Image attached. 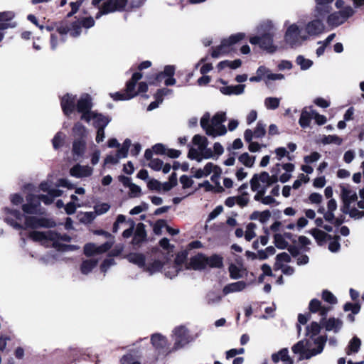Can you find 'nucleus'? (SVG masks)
<instances>
[{"mask_svg":"<svg viewBox=\"0 0 364 364\" xmlns=\"http://www.w3.org/2000/svg\"><path fill=\"white\" fill-rule=\"evenodd\" d=\"M327 341L326 336H319L314 340V344L316 348L310 349L311 342L308 339L299 341L294 344L291 350L294 353L299 354L300 359H310L311 357L321 353Z\"/></svg>","mask_w":364,"mask_h":364,"instance_id":"1","label":"nucleus"},{"mask_svg":"<svg viewBox=\"0 0 364 364\" xmlns=\"http://www.w3.org/2000/svg\"><path fill=\"white\" fill-rule=\"evenodd\" d=\"M245 37L246 35L245 33L239 32L230 36L227 38H223L219 46L211 48V57L217 58L221 55H227L230 53L233 50L232 46L244 40Z\"/></svg>","mask_w":364,"mask_h":364,"instance_id":"2","label":"nucleus"},{"mask_svg":"<svg viewBox=\"0 0 364 364\" xmlns=\"http://www.w3.org/2000/svg\"><path fill=\"white\" fill-rule=\"evenodd\" d=\"M142 76V73L140 72L134 73L130 80L126 82L125 92H116L110 94L111 97L115 101H122L131 100L138 95V92H136V86Z\"/></svg>","mask_w":364,"mask_h":364,"instance_id":"3","label":"nucleus"},{"mask_svg":"<svg viewBox=\"0 0 364 364\" xmlns=\"http://www.w3.org/2000/svg\"><path fill=\"white\" fill-rule=\"evenodd\" d=\"M176 67L172 65H166L164 70L147 76L149 85H159L163 80L166 86H172L176 84V79L173 77Z\"/></svg>","mask_w":364,"mask_h":364,"instance_id":"4","label":"nucleus"},{"mask_svg":"<svg viewBox=\"0 0 364 364\" xmlns=\"http://www.w3.org/2000/svg\"><path fill=\"white\" fill-rule=\"evenodd\" d=\"M274 33L267 31L262 33L261 36H255L249 39V41L252 45H259V48L266 50L269 53H274L277 50V46L273 43Z\"/></svg>","mask_w":364,"mask_h":364,"instance_id":"5","label":"nucleus"},{"mask_svg":"<svg viewBox=\"0 0 364 364\" xmlns=\"http://www.w3.org/2000/svg\"><path fill=\"white\" fill-rule=\"evenodd\" d=\"M173 333L175 335V341L173 348L175 350L183 348L194 340L190 331L184 326L176 327Z\"/></svg>","mask_w":364,"mask_h":364,"instance_id":"6","label":"nucleus"},{"mask_svg":"<svg viewBox=\"0 0 364 364\" xmlns=\"http://www.w3.org/2000/svg\"><path fill=\"white\" fill-rule=\"evenodd\" d=\"M24 225L25 228L31 229L51 228L56 226V223L52 219L29 215L25 217Z\"/></svg>","mask_w":364,"mask_h":364,"instance_id":"7","label":"nucleus"},{"mask_svg":"<svg viewBox=\"0 0 364 364\" xmlns=\"http://www.w3.org/2000/svg\"><path fill=\"white\" fill-rule=\"evenodd\" d=\"M76 95L65 94L60 99V106L63 114L70 116L76 110Z\"/></svg>","mask_w":364,"mask_h":364,"instance_id":"8","label":"nucleus"},{"mask_svg":"<svg viewBox=\"0 0 364 364\" xmlns=\"http://www.w3.org/2000/svg\"><path fill=\"white\" fill-rule=\"evenodd\" d=\"M341 198L343 203V207L341 210L344 214H349L350 205L351 203L355 202L358 200V196L356 193H353L351 197H348V195L352 193L350 189L346 188L345 186H341Z\"/></svg>","mask_w":364,"mask_h":364,"instance_id":"9","label":"nucleus"},{"mask_svg":"<svg viewBox=\"0 0 364 364\" xmlns=\"http://www.w3.org/2000/svg\"><path fill=\"white\" fill-rule=\"evenodd\" d=\"M151 343L159 353H164L168 350V340L166 336L160 333L153 334L151 337Z\"/></svg>","mask_w":364,"mask_h":364,"instance_id":"10","label":"nucleus"},{"mask_svg":"<svg viewBox=\"0 0 364 364\" xmlns=\"http://www.w3.org/2000/svg\"><path fill=\"white\" fill-rule=\"evenodd\" d=\"M316 3L315 16L316 18H324L326 16L330 14L332 7L331 6L333 0H315Z\"/></svg>","mask_w":364,"mask_h":364,"instance_id":"11","label":"nucleus"},{"mask_svg":"<svg viewBox=\"0 0 364 364\" xmlns=\"http://www.w3.org/2000/svg\"><path fill=\"white\" fill-rule=\"evenodd\" d=\"M93 107L92 99L90 94L83 93L76 103V111L79 113L88 112Z\"/></svg>","mask_w":364,"mask_h":364,"instance_id":"12","label":"nucleus"},{"mask_svg":"<svg viewBox=\"0 0 364 364\" xmlns=\"http://www.w3.org/2000/svg\"><path fill=\"white\" fill-rule=\"evenodd\" d=\"M300 30L297 25L292 24L288 27L284 36L287 43L293 46L298 43Z\"/></svg>","mask_w":364,"mask_h":364,"instance_id":"13","label":"nucleus"},{"mask_svg":"<svg viewBox=\"0 0 364 364\" xmlns=\"http://www.w3.org/2000/svg\"><path fill=\"white\" fill-rule=\"evenodd\" d=\"M92 168L88 166H82L76 164L73 166L70 170V174L75 178L89 177L92 174Z\"/></svg>","mask_w":364,"mask_h":364,"instance_id":"14","label":"nucleus"},{"mask_svg":"<svg viewBox=\"0 0 364 364\" xmlns=\"http://www.w3.org/2000/svg\"><path fill=\"white\" fill-rule=\"evenodd\" d=\"M206 255L203 253H198L190 259L189 267L194 270H203L206 269Z\"/></svg>","mask_w":364,"mask_h":364,"instance_id":"15","label":"nucleus"},{"mask_svg":"<svg viewBox=\"0 0 364 364\" xmlns=\"http://www.w3.org/2000/svg\"><path fill=\"white\" fill-rule=\"evenodd\" d=\"M325 28L321 19H315L309 22L306 26V31L310 36L321 34Z\"/></svg>","mask_w":364,"mask_h":364,"instance_id":"16","label":"nucleus"},{"mask_svg":"<svg viewBox=\"0 0 364 364\" xmlns=\"http://www.w3.org/2000/svg\"><path fill=\"white\" fill-rule=\"evenodd\" d=\"M146 236L147 234L145 229V225L142 223H138L134 233L132 244L133 245H139L146 240Z\"/></svg>","mask_w":364,"mask_h":364,"instance_id":"17","label":"nucleus"},{"mask_svg":"<svg viewBox=\"0 0 364 364\" xmlns=\"http://www.w3.org/2000/svg\"><path fill=\"white\" fill-rule=\"evenodd\" d=\"M128 4V0H107L103 4L110 13L123 11Z\"/></svg>","mask_w":364,"mask_h":364,"instance_id":"18","label":"nucleus"},{"mask_svg":"<svg viewBox=\"0 0 364 364\" xmlns=\"http://www.w3.org/2000/svg\"><path fill=\"white\" fill-rule=\"evenodd\" d=\"M53 236V230H48L47 232L34 230L29 233V237L35 242H41L43 240L50 241L54 238Z\"/></svg>","mask_w":364,"mask_h":364,"instance_id":"19","label":"nucleus"},{"mask_svg":"<svg viewBox=\"0 0 364 364\" xmlns=\"http://www.w3.org/2000/svg\"><path fill=\"white\" fill-rule=\"evenodd\" d=\"M246 287L247 283L245 282L238 281L225 285L223 289V292L224 295H227L232 292L241 291L245 289Z\"/></svg>","mask_w":364,"mask_h":364,"instance_id":"20","label":"nucleus"},{"mask_svg":"<svg viewBox=\"0 0 364 364\" xmlns=\"http://www.w3.org/2000/svg\"><path fill=\"white\" fill-rule=\"evenodd\" d=\"M245 87V85L240 84L237 85H230V86H224L220 87V91L222 94L225 95H240L243 93Z\"/></svg>","mask_w":364,"mask_h":364,"instance_id":"21","label":"nucleus"},{"mask_svg":"<svg viewBox=\"0 0 364 364\" xmlns=\"http://www.w3.org/2000/svg\"><path fill=\"white\" fill-rule=\"evenodd\" d=\"M86 150V141L84 139H75L73 142V156H82Z\"/></svg>","mask_w":364,"mask_h":364,"instance_id":"22","label":"nucleus"},{"mask_svg":"<svg viewBox=\"0 0 364 364\" xmlns=\"http://www.w3.org/2000/svg\"><path fill=\"white\" fill-rule=\"evenodd\" d=\"M321 326L325 328L326 331H331L334 330L335 332H338L342 325V321L334 317L325 319L323 322H320Z\"/></svg>","mask_w":364,"mask_h":364,"instance_id":"23","label":"nucleus"},{"mask_svg":"<svg viewBox=\"0 0 364 364\" xmlns=\"http://www.w3.org/2000/svg\"><path fill=\"white\" fill-rule=\"evenodd\" d=\"M129 262L137 265L140 268H145L146 257L142 253L132 252L127 256Z\"/></svg>","mask_w":364,"mask_h":364,"instance_id":"24","label":"nucleus"},{"mask_svg":"<svg viewBox=\"0 0 364 364\" xmlns=\"http://www.w3.org/2000/svg\"><path fill=\"white\" fill-rule=\"evenodd\" d=\"M310 233L314 237V239L316 240V241L318 245H322L323 243L326 240H332V236L330 234H328L326 232H324L321 230H319L318 228H313L310 231Z\"/></svg>","mask_w":364,"mask_h":364,"instance_id":"25","label":"nucleus"},{"mask_svg":"<svg viewBox=\"0 0 364 364\" xmlns=\"http://www.w3.org/2000/svg\"><path fill=\"white\" fill-rule=\"evenodd\" d=\"M93 126L96 129L102 128L105 129L108 124L111 122V117L105 116L102 113L97 112L94 116Z\"/></svg>","mask_w":364,"mask_h":364,"instance_id":"26","label":"nucleus"},{"mask_svg":"<svg viewBox=\"0 0 364 364\" xmlns=\"http://www.w3.org/2000/svg\"><path fill=\"white\" fill-rule=\"evenodd\" d=\"M206 268H222L223 267V258L222 256L213 254L210 257L206 256Z\"/></svg>","mask_w":364,"mask_h":364,"instance_id":"27","label":"nucleus"},{"mask_svg":"<svg viewBox=\"0 0 364 364\" xmlns=\"http://www.w3.org/2000/svg\"><path fill=\"white\" fill-rule=\"evenodd\" d=\"M345 22V19L342 17L339 11L328 14L327 23L329 26L337 27Z\"/></svg>","mask_w":364,"mask_h":364,"instance_id":"28","label":"nucleus"},{"mask_svg":"<svg viewBox=\"0 0 364 364\" xmlns=\"http://www.w3.org/2000/svg\"><path fill=\"white\" fill-rule=\"evenodd\" d=\"M200 127L205 132V134L210 136L212 134L213 129H214L211 124V119L210 118V114L208 112L205 113L200 119Z\"/></svg>","mask_w":364,"mask_h":364,"instance_id":"29","label":"nucleus"},{"mask_svg":"<svg viewBox=\"0 0 364 364\" xmlns=\"http://www.w3.org/2000/svg\"><path fill=\"white\" fill-rule=\"evenodd\" d=\"M98 261L95 259H90L82 261L80 264V272L83 274H87L97 265Z\"/></svg>","mask_w":364,"mask_h":364,"instance_id":"30","label":"nucleus"},{"mask_svg":"<svg viewBox=\"0 0 364 364\" xmlns=\"http://www.w3.org/2000/svg\"><path fill=\"white\" fill-rule=\"evenodd\" d=\"M22 210L24 213L28 215H36L41 214V203H37L36 204L32 203H25L22 205Z\"/></svg>","mask_w":364,"mask_h":364,"instance_id":"31","label":"nucleus"},{"mask_svg":"<svg viewBox=\"0 0 364 364\" xmlns=\"http://www.w3.org/2000/svg\"><path fill=\"white\" fill-rule=\"evenodd\" d=\"M312 112H308L304 108L301 113L300 118L299 119V124L302 128H306L310 125L311 120L313 117Z\"/></svg>","mask_w":364,"mask_h":364,"instance_id":"32","label":"nucleus"},{"mask_svg":"<svg viewBox=\"0 0 364 364\" xmlns=\"http://www.w3.org/2000/svg\"><path fill=\"white\" fill-rule=\"evenodd\" d=\"M242 65V60L240 59H235L232 61H230V60H223V61H220L218 64V69L219 70H223L224 68H225L226 67H228L231 69H237L238 68H240Z\"/></svg>","mask_w":364,"mask_h":364,"instance_id":"33","label":"nucleus"},{"mask_svg":"<svg viewBox=\"0 0 364 364\" xmlns=\"http://www.w3.org/2000/svg\"><path fill=\"white\" fill-rule=\"evenodd\" d=\"M72 131L75 136L77 137V139H85L87 132L86 127L82 123H75Z\"/></svg>","mask_w":364,"mask_h":364,"instance_id":"34","label":"nucleus"},{"mask_svg":"<svg viewBox=\"0 0 364 364\" xmlns=\"http://www.w3.org/2000/svg\"><path fill=\"white\" fill-rule=\"evenodd\" d=\"M321 328V324L317 323L316 321H312L309 326H307L306 328V336H310L311 338L313 336H317Z\"/></svg>","mask_w":364,"mask_h":364,"instance_id":"35","label":"nucleus"},{"mask_svg":"<svg viewBox=\"0 0 364 364\" xmlns=\"http://www.w3.org/2000/svg\"><path fill=\"white\" fill-rule=\"evenodd\" d=\"M361 345L360 338L357 336H354L349 342L348 348L346 349V353L350 355L358 352Z\"/></svg>","mask_w":364,"mask_h":364,"instance_id":"36","label":"nucleus"},{"mask_svg":"<svg viewBox=\"0 0 364 364\" xmlns=\"http://www.w3.org/2000/svg\"><path fill=\"white\" fill-rule=\"evenodd\" d=\"M65 134L62 132H57L52 139L53 147L55 150L60 149L65 143Z\"/></svg>","mask_w":364,"mask_h":364,"instance_id":"37","label":"nucleus"},{"mask_svg":"<svg viewBox=\"0 0 364 364\" xmlns=\"http://www.w3.org/2000/svg\"><path fill=\"white\" fill-rule=\"evenodd\" d=\"M192 142L194 145L198 146L200 151H203L208 144V139L200 134H196L192 139Z\"/></svg>","mask_w":364,"mask_h":364,"instance_id":"38","label":"nucleus"},{"mask_svg":"<svg viewBox=\"0 0 364 364\" xmlns=\"http://www.w3.org/2000/svg\"><path fill=\"white\" fill-rule=\"evenodd\" d=\"M238 160L246 167L251 168L255 164V156H250L247 152H245L238 157Z\"/></svg>","mask_w":364,"mask_h":364,"instance_id":"39","label":"nucleus"},{"mask_svg":"<svg viewBox=\"0 0 364 364\" xmlns=\"http://www.w3.org/2000/svg\"><path fill=\"white\" fill-rule=\"evenodd\" d=\"M82 33V26L77 19L70 23L69 34L73 38H77Z\"/></svg>","mask_w":364,"mask_h":364,"instance_id":"40","label":"nucleus"},{"mask_svg":"<svg viewBox=\"0 0 364 364\" xmlns=\"http://www.w3.org/2000/svg\"><path fill=\"white\" fill-rule=\"evenodd\" d=\"M274 244L279 250H285L289 246L288 242L286 241L282 234L276 233L274 235Z\"/></svg>","mask_w":364,"mask_h":364,"instance_id":"41","label":"nucleus"},{"mask_svg":"<svg viewBox=\"0 0 364 364\" xmlns=\"http://www.w3.org/2000/svg\"><path fill=\"white\" fill-rule=\"evenodd\" d=\"M131 146V140L129 139H126L121 148H119L117 151V156L120 158H126L128 155L129 149Z\"/></svg>","mask_w":364,"mask_h":364,"instance_id":"42","label":"nucleus"},{"mask_svg":"<svg viewBox=\"0 0 364 364\" xmlns=\"http://www.w3.org/2000/svg\"><path fill=\"white\" fill-rule=\"evenodd\" d=\"M164 264V263L163 262L159 259H156L153 262L149 264L147 266L145 265V268H144V269L150 273L159 272L161 271L163 268Z\"/></svg>","mask_w":364,"mask_h":364,"instance_id":"43","label":"nucleus"},{"mask_svg":"<svg viewBox=\"0 0 364 364\" xmlns=\"http://www.w3.org/2000/svg\"><path fill=\"white\" fill-rule=\"evenodd\" d=\"M53 242V247L58 251L66 252L72 251L76 249V247L73 245H67L59 242L58 240H50Z\"/></svg>","mask_w":364,"mask_h":364,"instance_id":"44","label":"nucleus"},{"mask_svg":"<svg viewBox=\"0 0 364 364\" xmlns=\"http://www.w3.org/2000/svg\"><path fill=\"white\" fill-rule=\"evenodd\" d=\"M226 114L225 112H217L211 119V124L213 127L222 125L226 121Z\"/></svg>","mask_w":364,"mask_h":364,"instance_id":"45","label":"nucleus"},{"mask_svg":"<svg viewBox=\"0 0 364 364\" xmlns=\"http://www.w3.org/2000/svg\"><path fill=\"white\" fill-rule=\"evenodd\" d=\"M321 142L323 144H335L341 145L343 142V139L337 135H328L322 138Z\"/></svg>","mask_w":364,"mask_h":364,"instance_id":"46","label":"nucleus"},{"mask_svg":"<svg viewBox=\"0 0 364 364\" xmlns=\"http://www.w3.org/2000/svg\"><path fill=\"white\" fill-rule=\"evenodd\" d=\"M296 63L300 65L301 69L303 70L309 69L313 65L312 60L305 58L301 55L296 57Z\"/></svg>","mask_w":364,"mask_h":364,"instance_id":"47","label":"nucleus"},{"mask_svg":"<svg viewBox=\"0 0 364 364\" xmlns=\"http://www.w3.org/2000/svg\"><path fill=\"white\" fill-rule=\"evenodd\" d=\"M321 298L324 301L330 304H336L338 302L337 298L332 294V292L327 289L323 290Z\"/></svg>","mask_w":364,"mask_h":364,"instance_id":"48","label":"nucleus"},{"mask_svg":"<svg viewBox=\"0 0 364 364\" xmlns=\"http://www.w3.org/2000/svg\"><path fill=\"white\" fill-rule=\"evenodd\" d=\"M83 252L87 257H92L95 255H98L97 245L94 243H87L83 247Z\"/></svg>","mask_w":364,"mask_h":364,"instance_id":"49","label":"nucleus"},{"mask_svg":"<svg viewBox=\"0 0 364 364\" xmlns=\"http://www.w3.org/2000/svg\"><path fill=\"white\" fill-rule=\"evenodd\" d=\"M266 125L262 122L259 121L256 127L254 129V136L255 138H262L266 134Z\"/></svg>","mask_w":364,"mask_h":364,"instance_id":"50","label":"nucleus"},{"mask_svg":"<svg viewBox=\"0 0 364 364\" xmlns=\"http://www.w3.org/2000/svg\"><path fill=\"white\" fill-rule=\"evenodd\" d=\"M321 301L318 299H312L309 304V310L310 314H316L321 309Z\"/></svg>","mask_w":364,"mask_h":364,"instance_id":"51","label":"nucleus"},{"mask_svg":"<svg viewBox=\"0 0 364 364\" xmlns=\"http://www.w3.org/2000/svg\"><path fill=\"white\" fill-rule=\"evenodd\" d=\"M230 277L232 279H237L242 277L240 272L241 269L237 267L235 264H230L228 267Z\"/></svg>","mask_w":364,"mask_h":364,"instance_id":"52","label":"nucleus"},{"mask_svg":"<svg viewBox=\"0 0 364 364\" xmlns=\"http://www.w3.org/2000/svg\"><path fill=\"white\" fill-rule=\"evenodd\" d=\"M332 239H333V240L329 242L328 250L331 252H337L339 251V250L341 248V245L339 242L341 237L339 235H334L333 237H332Z\"/></svg>","mask_w":364,"mask_h":364,"instance_id":"53","label":"nucleus"},{"mask_svg":"<svg viewBox=\"0 0 364 364\" xmlns=\"http://www.w3.org/2000/svg\"><path fill=\"white\" fill-rule=\"evenodd\" d=\"M264 104L267 109H275L279 106V100L277 97H267Z\"/></svg>","mask_w":364,"mask_h":364,"instance_id":"54","label":"nucleus"},{"mask_svg":"<svg viewBox=\"0 0 364 364\" xmlns=\"http://www.w3.org/2000/svg\"><path fill=\"white\" fill-rule=\"evenodd\" d=\"M82 28H85L86 29L90 28L93 27L95 24V21L92 16L88 17H82L78 18Z\"/></svg>","mask_w":364,"mask_h":364,"instance_id":"55","label":"nucleus"},{"mask_svg":"<svg viewBox=\"0 0 364 364\" xmlns=\"http://www.w3.org/2000/svg\"><path fill=\"white\" fill-rule=\"evenodd\" d=\"M344 311H351L353 314H358L360 311V305L358 303L347 302L343 306Z\"/></svg>","mask_w":364,"mask_h":364,"instance_id":"56","label":"nucleus"},{"mask_svg":"<svg viewBox=\"0 0 364 364\" xmlns=\"http://www.w3.org/2000/svg\"><path fill=\"white\" fill-rule=\"evenodd\" d=\"M110 208V205L107 203H102L100 204H97L95 205V213L96 215H100L104 213H106Z\"/></svg>","mask_w":364,"mask_h":364,"instance_id":"57","label":"nucleus"},{"mask_svg":"<svg viewBox=\"0 0 364 364\" xmlns=\"http://www.w3.org/2000/svg\"><path fill=\"white\" fill-rule=\"evenodd\" d=\"M121 364H141L138 360H135L134 356L131 353L124 355L120 359Z\"/></svg>","mask_w":364,"mask_h":364,"instance_id":"58","label":"nucleus"},{"mask_svg":"<svg viewBox=\"0 0 364 364\" xmlns=\"http://www.w3.org/2000/svg\"><path fill=\"white\" fill-rule=\"evenodd\" d=\"M187 156L191 160H196L198 162H200L202 161L201 154L193 147H191L189 149Z\"/></svg>","mask_w":364,"mask_h":364,"instance_id":"59","label":"nucleus"},{"mask_svg":"<svg viewBox=\"0 0 364 364\" xmlns=\"http://www.w3.org/2000/svg\"><path fill=\"white\" fill-rule=\"evenodd\" d=\"M171 92V90L168 88H162L159 89L154 95L155 100L158 101L159 103H162L164 100V97L168 93Z\"/></svg>","mask_w":364,"mask_h":364,"instance_id":"60","label":"nucleus"},{"mask_svg":"<svg viewBox=\"0 0 364 364\" xmlns=\"http://www.w3.org/2000/svg\"><path fill=\"white\" fill-rule=\"evenodd\" d=\"M166 221L165 220L159 219L156 220L153 228L154 232L156 235H161L162 228L164 227L166 228Z\"/></svg>","mask_w":364,"mask_h":364,"instance_id":"61","label":"nucleus"},{"mask_svg":"<svg viewBox=\"0 0 364 364\" xmlns=\"http://www.w3.org/2000/svg\"><path fill=\"white\" fill-rule=\"evenodd\" d=\"M213 134H210V136L216 137L218 136H223L227 133V129L225 125L222 124L218 127H215L211 132Z\"/></svg>","mask_w":364,"mask_h":364,"instance_id":"62","label":"nucleus"},{"mask_svg":"<svg viewBox=\"0 0 364 364\" xmlns=\"http://www.w3.org/2000/svg\"><path fill=\"white\" fill-rule=\"evenodd\" d=\"M247 196L248 193L247 192H244L241 196L236 197V203L240 207L243 208L247 205L249 203V199L247 197Z\"/></svg>","mask_w":364,"mask_h":364,"instance_id":"63","label":"nucleus"},{"mask_svg":"<svg viewBox=\"0 0 364 364\" xmlns=\"http://www.w3.org/2000/svg\"><path fill=\"white\" fill-rule=\"evenodd\" d=\"M149 166L154 171H159L162 168L163 161L159 159H154L149 162Z\"/></svg>","mask_w":364,"mask_h":364,"instance_id":"64","label":"nucleus"}]
</instances>
